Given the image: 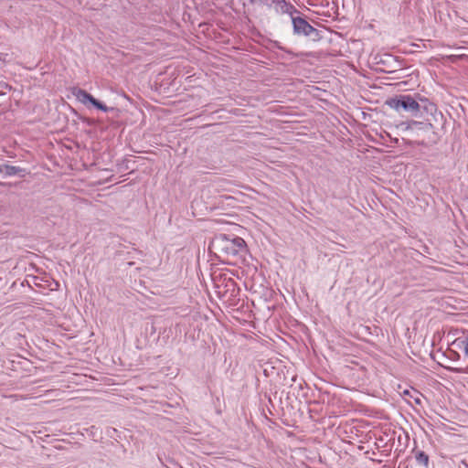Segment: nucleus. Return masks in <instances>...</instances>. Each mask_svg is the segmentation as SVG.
<instances>
[{"mask_svg": "<svg viewBox=\"0 0 468 468\" xmlns=\"http://www.w3.org/2000/svg\"><path fill=\"white\" fill-rule=\"evenodd\" d=\"M458 468H468V462L466 460H462L458 463Z\"/></svg>", "mask_w": 468, "mask_h": 468, "instance_id": "14", "label": "nucleus"}, {"mask_svg": "<svg viewBox=\"0 0 468 468\" xmlns=\"http://www.w3.org/2000/svg\"><path fill=\"white\" fill-rule=\"evenodd\" d=\"M209 249L215 251L222 261H236L247 253V245L242 238H229L226 234L217 235L211 241Z\"/></svg>", "mask_w": 468, "mask_h": 468, "instance_id": "2", "label": "nucleus"}, {"mask_svg": "<svg viewBox=\"0 0 468 468\" xmlns=\"http://www.w3.org/2000/svg\"><path fill=\"white\" fill-rule=\"evenodd\" d=\"M169 465H165L167 468H183L178 463L173 459H168Z\"/></svg>", "mask_w": 468, "mask_h": 468, "instance_id": "13", "label": "nucleus"}, {"mask_svg": "<svg viewBox=\"0 0 468 468\" xmlns=\"http://www.w3.org/2000/svg\"><path fill=\"white\" fill-rule=\"evenodd\" d=\"M403 393L405 396H409L410 399H412L414 400L415 404H417V405L421 404L422 395L420 392H418L416 389H412L411 391L405 390Z\"/></svg>", "mask_w": 468, "mask_h": 468, "instance_id": "9", "label": "nucleus"}, {"mask_svg": "<svg viewBox=\"0 0 468 468\" xmlns=\"http://www.w3.org/2000/svg\"><path fill=\"white\" fill-rule=\"evenodd\" d=\"M415 459L418 464L428 468L429 464V456L423 451H417L415 452Z\"/></svg>", "mask_w": 468, "mask_h": 468, "instance_id": "8", "label": "nucleus"}, {"mask_svg": "<svg viewBox=\"0 0 468 468\" xmlns=\"http://www.w3.org/2000/svg\"><path fill=\"white\" fill-rule=\"evenodd\" d=\"M400 127L417 145L431 146L440 140L438 133L429 120L425 122H403L400 123Z\"/></svg>", "mask_w": 468, "mask_h": 468, "instance_id": "3", "label": "nucleus"}, {"mask_svg": "<svg viewBox=\"0 0 468 468\" xmlns=\"http://www.w3.org/2000/svg\"><path fill=\"white\" fill-rule=\"evenodd\" d=\"M453 345H457V346L459 348H463L465 356H468V339L467 338H465V339L459 338L453 342Z\"/></svg>", "mask_w": 468, "mask_h": 468, "instance_id": "12", "label": "nucleus"}, {"mask_svg": "<svg viewBox=\"0 0 468 468\" xmlns=\"http://www.w3.org/2000/svg\"><path fill=\"white\" fill-rule=\"evenodd\" d=\"M73 94L76 96L78 101L82 102L83 104L90 102L98 110H106L105 104L95 99L91 94L87 92L85 90L78 89L76 91L73 92Z\"/></svg>", "mask_w": 468, "mask_h": 468, "instance_id": "6", "label": "nucleus"}, {"mask_svg": "<svg viewBox=\"0 0 468 468\" xmlns=\"http://www.w3.org/2000/svg\"><path fill=\"white\" fill-rule=\"evenodd\" d=\"M294 15L291 16L294 34L310 37L313 40L321 39L322 37L319 30L311 26L304 18L299 16H295Z\"/></svg>", "mask_w": 468, "mask_h": 468, "instance_id": "4", "label": "nucleus"}, {"mask_svg": "<svg viewBox=\"0 0 468 468\" xmlns=\"http://www.w3.org/2000/svg\"><path fill=\"white\" fill-rule=\"evenodd\" d=\"M12 86L7 82L0 80V97H6L7 94L11 91Z\"/></svg>", "mask_w": 468, "mask_h": 468, "instance_id": "10", "label": "nucleus"}, {"mask_svg": "<svg viewBox=\"0 0 468 468\" xmlns=\"http://www.w3.org/2000/svg\"><path fill=\"white\" fill-rule=\"evenodd\" d=\"M387 104L397 111L403 109L413 116H418L421 112H425L431 115L439 113L442 117L441 112H438L436 104L420 93L398 95L389 99Z\"/></svg>", "mask_w": 468, "mask_h": 468, "instance_id": "1", "label": "nucleus"}, {"mask_svg": "<svg viewBox=\"0 0 468 468\" xmlns=\"http://www.w3.org/2000/svg\"><path fill=\"white\" fill-rule=\"evenodd\" d=\"M102 112H110L111 113V118L112 119H118L121 117L122 113V111L118 109V108H114V107H107L106 106V110H101Z\"/></svg>", "mask_w": 468, "mask_h": 468, "instance_id": "11", "label": "nucleus"}, {"mask_svg": "<svg viewBox=\"0 0 468 468\" xmlns=\"http://www.w3.org/2000/svg\"><path fill=\"white\" fill-rule=\"evenodd\" d=\"M0 172L4 174L5 176H19L20 177L25 176V169L19 167L11 165L8 164H4L0 165Z\"/></svg>", "mask_w": 468, "mask_h": 468, "instance_id": "7", "label": "nucleus"}, {"mask_svg": "<svg viewBox=\"0 0 468 468\" xmlns=\"http://www.w3.org/2000/svg\"><path fill=\"white\" fill-rule=\"evenodd\" d=\"M265 5L271 6L273 5L277 12L282 14H288L292 16L293 14L300 15L301 12L296 7L286 0H264Z\"/></svg>", "mask_w": 468, "mask_h": 468, "instance_id": "5", "label": "nucleus"}]
</instances>
